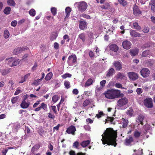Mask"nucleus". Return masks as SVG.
Returning <instances> with one entry per match:
<instances>
[{"instance_id":"obj_32","label":"nucleus","mask_w":155,"mask_h":155,"mask_svg":"<svg viewBox=\"0 0 155 155\" xmlns=\"http://www.w3.org/2000/svg\"><path fill=\"white\" fill-rule=\"evenodd\" d=\"M92 83L93 80L91 78H90L86 81L84 86L85 87L89 86L92 84Z\"/></svg>"},{"instance_id":"obj_43","label":"nucleus","mask_w":155,"mask_h":155,"mask_svg":"<svg viewBox=\"0 0 155 155\" xmlns=\"http://www.w3.org/2000/svg\"><path fill=\"white\" fill-rule=\"evenodd\" d=\"M59 98L58 95H54L52 98V101L54 103H56L59 99Z\"/></svg>"},{"instance_id":"obj_62","label":"nucleus","mask_w":155,"mask_h":155,"mask_svg":"<svg viewBox=\"0 0 155 155\" xmlns=\"http://www.w3.org/2000/svg\"><path fill=\"white\" fill-rule=\"evenodd\" d=\"M136 91L137 94H140L142 93V90L140 88H138L136 90Z\"/></svg>"},{"instance_id":"obj_16","label":"nucleus","mask_w":155,"mask_h":155,"mask_svg":"<svg viewBox=\"0 0 155 155\" xmlns=\"http://www.w3.org/2000/svg\"><path fill=\"white\" fill-rule=\"evenodd\" d=\"M144 118V117L142 114H140L137 117L136 121L138 123L142 125H143V121Z\"/></svg>"},{"instance_id":"obj_28","label":"nucleus","mask_w":155,"mask_h":155,"mask_svg":"<svg viewBox=\"0 0 155 155\" xmlns=\"http://www.w3.org/2000/svg\"><path fill=\"white\" fill-rule=\"evenodd\" d=\"M101 7L103 9L107 10L110 8V6L108 3L107 2L105 3L104 5H101Z\"/></svg>"},{"instance_id":"obj_30","label":"nucleus","mask_w":155,"mask_h":155,"mask_svg":"<svg viewBox=\"0 0 155 155\" xmlns=\"http://www.w3.org/2000/svg\"><path fill=\"white\" fill-rule=\"evenodd\" d=\"M40 147V145L38 144L35 145L32 148L31 151L32 153L37 151Z\"/></svg>"},{"instance_id":"obj_64","label":"nucleus","mask_w":155,"mask_h":155,"mask_svg":"<svg viewBox=\"0 0 155 155\" xmlns=\"http://www.w3.org/2000/svg\"><path fill=\"white\" fill-rule=\"evenodd\" d=\"M52 110H53L54 113L55 114H57L56 108L55 106H51Z\"/></svg>"},{"instance_id":"obj_51","label":"nucleus","mask_w":155,"mask_h":155,"mask_svg":"<svg viewBox=\"0 0 155 155\" xmlns=\"http://www.w3.org/2000/svg\"><path fill=\"white\" fill-rule=\"evenodd\" d=\"M90 103V101L89 99L85 100L83 103V106L84 107L86 106L89 105Z\"/></svg>"},{"instance_id":"obj_40","label":"nucleus","mask_w":155,"mask_h":155,"mask_svg":"<svg viewBox=\"0 0 155 155\" xmlns=\"http://www.w3.org/2000/svg\"><path fill=\"white\" fill-rule=\"evenodd\" d=\"M64 84L65 88L67 89H68L70 87V83L68 81H65L64 82Z\"/></svg>"},{"instance_id":"obj_17","label":"nucleus","mask_w":155,"mask_h":155,"mask_svg":"<svg viewBox=\"0 0 155 155\" xmlns=\"http://www.w3.org/2000/svg\"><path fill=\"white\" fill-rule=\"evenodd\" d=\"M79 26L81 29L84 30L86 28L87 23L85 21L80 20L79 21Z\"/></svg>"},{"instance_id":"obj_63","label":"nucleus","mask_w":155,"mask_h":155,"mask_svg":"<svg viewBox=\"0 0 155 155\" xmlns=\"http://www.w3.org/2000/svg\"><path fill=\"white\" fill-rule=\"evenodd\" d=\"M17 22L16 21H14L12 22L11 25L12 26L15 27L17 25Z\"/></svg>"},{"instance_id":"obj_18","label":"nucleus","mask_w":155,"mask_h":155,"mask_svg":"<svg viewBox=\"0 0 155 155\" xmlns=\"http://www.w3.org/2000/svg\"><path fill=\"white\" fill-rule=\"evenodd\" d=\"M133 13L135 15H137L141 13V12L136 5H135L133 7Z\"/></svg>"},{"instance_id":"obj_56","label":"nucleus","mask_w":155,"mask_h":155,"mask_svg":"<svg viewBox=\"0 0 155 155\" xmlns=\"http://www.w3.org/2000/svg\"><path fill=\"white\" fill-rule=\"evenodd\" d=\"M115 86L118 88H121L122 89H124L125 88L124 87H122V85L119 83H117L115 84Z\"/></svg>"},{"instance_id":"obj_45","label":"nucleus","mask_w":155,"mask_h":155,"mask_svg":"<svg viewBox=\"0 0 155 155\" xmlns=\"http://www.w3.org/2000/svg\"><path fill=\"white\" fill-rule=\"evenodd\" d=\"M51 11L53 15L55 16L57 14V9L55 7H52L51 8Z\"/></svg>"},{"instance_id":"obj_60","label":"nucleus","mask_w":155,"mask_h":155,"mask_svg":"<svg viewBox=\"0 0 155 155\" xmlns=\"http://www.w3.org/2000/svg\"><path fill=\"white\" fill-rule=\"evenodd\" d=\"M18 98L17 97L13 98L12 100V102L13 104L15 103L17 101Z\"/></svg>"},{"instance_id":"obj_33","label":"nucleus","mask_w":155,"mask_h":155,"mask_svg":"<svg viewBox=\"0 0 155 155\" xmlns=\"http://www.w3.org/2000/svg\"><path fill=\"white\" fill-rule=\"evenodd\" d=\"M7 3L10 6L14 7L15 5V3L13 0H8Z\"/></svg>"},{"instance_id":"obj_11","label":"nucleus","mask_w":155,"mask_h":155,"mask_svg":"<svg viewBox=\"0 0 155 155\" xmlns=\"http://www.w3.org/2000/svg\"><path fill=\"white\" fill-rule=\"evenodd\" d=\"M122 45L124 48L126 49H129L131 48V44L130 41L125 40L123 42Z\"/></svg>"},{"instance_id":"obj_21","label":"nucleus","mask_w":155,"mask_h":155,"mask_svg":"<svg viewBox=\"0 0 155 155\" xmlns=\"http://www.w3.org/2000/svg\"><path fill=\"white\" fill-rule=\"evenodd\" d=\"M66 16L64 18V20H66V19L68 18L70 15V12L71 11V8L69 7H67L65 9Z\"/></svg>"},{"instance_id":"obj_38","label":"nucleus","mask_w":155,"mask_h":155,"mask_svg":"<svg viewBox=\"0 0 155 155\" xmlns=\"http://www.w3.org/2000/svg\"><path fill=\"white\" fill-rule=\"evenodd\" d=\"M57 36V34L55 32H54L51 35L50 39L51 40H54L56 39Z\"/></svg>"},{"instance_id":"obj_36","label":"nucleus","mask_w":155,"mask_h":155,"mask_svg":"<svg viewBox=\"0 0 155 155\" xmlns=\"http://www.w3.org/2000/svg\"><path fill=\"white\" fill-rule=\"evenodd\" d=\"M11 10V8L10 7H6L4 10V13L7 15L9 14Z\"/></svg>"},{"instance_id":"obj_49","label":"nucleus","mask_w":155,"mask_h":155,"mask_svg":"<svg viewBox=\"0 0 155 155\" xmlns=\"http://www.w3.org/2000/svg\"><path fill=\"white\" fill-rule=\"evenodd\" d=\"M30 15L32 16H34L35 15V11L34 9H31L29 11Z\"/></svg>"},{"instance_id":"obj_25","label":"nucleus","mask_w":155,"mask_h":155,"mask_svg":"<svg viewBox=\"0 0 155 155\" xmlns=\"http://www.w3.org/2000/svg\"><path fill=\"white\" fill-rule=\"evenodd\" d=\"M121 124L124 128H126L128 125V120L127 119L122 118Z\"/></svg>"},{"instance_id":"obj_6","label":"nucleus","mask_w":155,"mask_h":155,"mask_svg":"<svg viewBox=\"0 0 155 155\" xmlns=\"http://www.w3.org/2000/svg\"><path fill=\"white\" fill-rule=\"evenodd\" d=\"M153 100L151 98H147L144 100V104L147 108H151L153 107Z\"/></svg>"},{"instance_id":"obj_44","label":"nucleus","mask_w":155,"mask_h":155,"mask_svg":"<svg viewBox=\"0 0 155 155\" xmlns=\"http://www.w3.org/2000/svg\"><path fill=\"white\" fill-rule=\"evenodd\" d=\"M150 53V51L148 50H147L144 51L142 54V56L146 57L147 56L149 55Z\"/></svg>"},{"instance_id":"obj_2","label":"nucleus","mask_w":155,"mask_h":155,"mask_svg":"<svg viewBox=\"0 0 155 155\" xmlns=\"http://www.w3.org/2000/svg\"><path fill=\"white\" fill-rule=\"evenodd\" d=\"M140 73L142 77L146 78L149 76L150 71L147 68H143L140 70Z\"/></svg>"},{"instance_id":"obj_29","label":"nucleus","mask_w":155,"mask_h":155,"mask_svg":"<svg viewBox=\"0 0 155 155\" xmlns=\"http://www.w3.org/2000/svg\"><path fill=\"white\" fill-rule=\"evenodd\" d=\"M14 59V58L12 57L7 58L6 59V62L8 64L9 66L12 67L11 65L12 64Z\"/></svg>"},{"instance_id":"obj_34","label":"nucleus","mask_w":155,"mask_h":155,"mask_svg":"<svg viewBox=\"0 0 155 155\" xmlns=\"http://www.w3.org/2000/svg\"><path fill=\"white\" fill-rule=\"evenodd\" d=\"M118 2L122 6L124 7L127 4V2L124 0H118Z\"/></svg>"},{"instance_id":"obj_53","label":"nucleus","mask_w":155,"mask_h":155,"mask_svg":"<svg viewBox=\"0 0 155 155\" xmlns=\"http://www.w3.org/2000/svg\"><path fill=\"white\" fill-rule=\"evenodd\" d=\"M79 146V143L77 141H76L73 143V146L74 147H75L77 149H78Z\"/></svg>"},{"instance_id":"obj_14","label":"nucleus","mask_w":155,"mask_h":155,"mask_svg":"<svg viewBox=\"0 0 155 155\" xmlns=\"http://www.w3.org/2000/svg\"><path fill=\"white\" fill-rule=\"evenodd\" d=\"M130 33V35L132 37H140L141 36V34L136 31L135 30L131 29Z\"/></svg>"},{"instance_id":"obj_50","label":"nucleus","mask_w":155,"mask_h":155,"mask_svg":"<svg viewBox=\"0 0 155 155\" xmlns=\"http://www.w3.org/2000/svg\"><path fill=\"white\" fill-rule=\"evenodd\" d=\"M140 135V133L137 131L136 130L134 133V135L135 137L138 138L139 137Z\"/></svg>"},{"instance_id":"obj_12","label":"nucleus","mask_w":155,"mask_h":155,"mask_svg":"<svg viewBox=\"0 0 155 155\" xmlns=\"http://www.w3.org/2000/svg\"><path fill=\"white\" fill-rule=\"evenodd\" d=\"M128 76L130 79L133 81L137 79L138 78V74L133 72H129L128 74Z\"/></svg>"},{"instance_id":"obj_47","label":"nucleus","mask_w":155,"mask_h":155,"mask_svg":"<svg viewBox=\"0 0 155 155\" xmlns=\"http://www.w3.org/2000/svg\"><path fill=\"white\" fill-rule=\"evenodd\" d=\"M150 125L148 124H145L143 127L144 129L146 132H147V130H150Z\"/></svg>"},{"instance_id":"obj_46","label":"nucleus","mask_w":155,"mask_h":155,"mask_svg":"<svg viewBox=\"0 0 155 155\" xmlns=\"http://www.w3.org/2000/svg\"><path fill=\"white\" fill-rule=\"evenodd\" d=\"M114 118L111 117H107V119L105 120L106 122H108L110 121L111 123H113Z\"/></svg>"},{"instance_id":"obj_31","label":"nucleus","mask_w":155,"mask_h":155,"mask_svg":"<svg viewBox=\"0 0 155 155\" xmlns=\"http://www.w3.org/2000/svg\"><path fill=\"white\" fill-rule=\"evenodd\" d=\"M90 141L89 140L82 142L81 143V145L83 147H84L87 146L90 143Z\"/></svg>"},{"instance_id":"obj_59","label":"nucleus","mask_w":155,"mask_h":155,"mask_svg":"<svg viewBox=\"0 0 155 155\" xmlns=\"http://www.w3.org/2000/svg\"><path fill=\"white\" fill-rule=\"evenodd\" d=\"M106 81L105 80H103L100 82V85L103 87L105 86V84H106Z\"/></svg>"},{"instance_id":"obj_52","label":"nucleus","mask_w":155,"mask_h":155,"mask_svg":"<svg viewBox=\"0 0 155 155\" xmlns=\"http://www.w3.org/2000/svg\"><path fill=\"white\" fill-rule=\"evenodd\" d=\"M98 114L96 115V116L97 118H100L102 115H104V113L102 111H98Z\"/></svg>"},{"instance_id":"obj_41","label":"nucleus","mask_w":155,"mask_h":155,"mask_svg":"<svg viewBox=\"0 0 155 155\" xmlns=\"http://www.w3.org/2000/svg\"><path fill=\"white\" fill-rule=\"evenodd\" d=\"M9 32L8 30H5L4 32V35L5 38H7L9 36Z\"/></svg>"},{"instance_id":"obj_1","label":"nucleus","mask_w":155,"mask_h":155,"mask_svg":"<svg viewBox=\"0 0 155 155\" xmlns=\"http://www.w3.org/2000/svg\"><path fill=\"white\" fill-rule=\"evenodd\" d=\"M117 135L116 131L114 130L113 128H107L101 135L102 138L101 140L102 143L104 144H107L109 145H113L114 147H116L117 144L116 141Z\"/></svg>"},{"instance_id":"obj_35","label":"nucleus","mask_w":155,"mask_h":155,"mask_svg":"<svg viewBox=\"0 0 155 155\" xmlns=\"http://www.w3.org/2000/svg\"><path fill=\"white\" fill-rule=\"evenodd\" d=\"M53 74L52 72L48 73L46 76L45 77V80L48 81L50 80L52 77Z\"/></svg>"},{"instance_id":"obj_48","label":"nucleus","mask_w":155,"mask_h":155,"mask_svg":"<svg viewBox=\"0 0 155 155\" xmlns=\"http://www.w3.org/2000/svg\"><path fill=\"white\" fill-rule=\"evenodd\" d=\"M19 60H15L14 58L13 61L12 63V64L11 65L12 67L13 66H16L19 64Z\"/></svg>"},{"instance_id":"obj_19","label":"nucleus","mask_w":155,"mask_h":155,"mask_svg":"<svg viewBox=\"0 0 155 155\" xmlns=\"http://www.w3.org/2000/svg\"><path fill=\"white\" fill-rule=\"evenodd\" d=\"M114 72V69L113 68H111L107 71L106 74V76L107 77L112 76Z\"/></svg>"},{"instance_id":"obj_10","label":"nucleus","mask_w":155,"mask_h":155,"mask_svg":"<svg viewBox=\"0 0 155 155\" xmlns=\"http://www.w3.org/2000/svg\"><path fill=\"white\" fill-rule=\"evenodd\" d=\"M113 92L114 99L119 97H123L124 96V94L121 93V91L119 90L113 89Z\"/></svg>"},{"instance_id":"obj_7","label":"nucleus","mask_w":155,"mask_h":155,"mask_svg":"<svg viewBox=\"0 0 155 155\" xmlns=\"http://www.w3.org/2000/svg\"><path fill=\"white\" fill-rule=\"evenodd\" d=\"M105 97L108 99H114L113 89L105 91L104 94Z\"/></svg>"},{"instance_id":"obj_39","label":"nucleus","mask_w":155,"mask_h":155,"mask_svg":"<svg viewBox=\"0 0 155 155\" xmlns=\"http://www.w3.org/2000/svg\"><path fill=\"white\" fill-rule=\"evenodd\" d=\"M146 65L148 67H150L153 65V61L151 60H147L146 62Z\"/></svg>"},{"instance_id":"obj_22","label":"nucleus","mask_w":155,"mask_h":155,"mask_svg":"<svg viewBox=\"0 0 155 155\" xmlns=\"http://www.w3.org/2000/svg\"><path fill=\"white\" fill-rule=\"evenodd\" d=\"M10 71V69L7 68L5 69H1L0 72L3 76L9 73Z\"/></svg>"},{"instance_id":"obj_54","label":"nucleus","mask_w":155,"mask_h":155,"mask_svg":"<svg viewBox=\"0 0 155 155\" xmlns=\"http://www.w3.org/2000/svg\"><path fill=\"white\" fill-rule=\"evenodd\" d=\"M41 108H43L44 110H46L47 109V106L46 104L44 103H42L40 106Z\"/></svg>"},{"instance_id":"obj_23","label":"nucleus","mask_w":155,"mask_h":155,"mask_svg":"<svg viewBox=\"0 0 155 155\" xmlns=\"http://www.w3.org/2000/svg\"><path fill=\"white\" fill-rule=\"evenodd\" d=\"M109 47L110 50L115 52H117L118 49V46L114 44L111 45Z\"/></svg>"},{"instance_id":"obj_13","label":"nucleus","mask_w":155,"mask_h":155,"mask_svg":"<svg viewBox=\"0 0 155 155\" xmlns=\"http://www.w3.org/2000/svg\"><path fill=\"white\" fill-rule=\"evenodd\" d=\"M76 131L75 127L73 126H71L68 128L66 132L68 134H71L73 135H74V133Z\"/></svg>"},{"instance_id":"obj_15","label":"nucleus","mask_w":155,"mask_h":155,"mask_svg":"<svg viewBox=\"0 0 155 155\" xmlns=\"http://www.w3.org/2000/svg\"><path fill=\"white\" fill-rule=\"evenodd\" d=\"M30 105V102L28 101L26 102L25 100L23 101L20 104L21 107L23 109L28 108Z\"/></svg>"},{"instance_id":"obj_57","label":"nucleus","mask_w":155,"mask_h":155,"mask_svg":"<svg viewBox=\"0 0 155 155\" xmlns=\"http://www.w3.org/2000/svg\"><path fill=\"white\" fill-rule=\"evenodd\" d=\"M82 16L84 18H86L88 19H91V17L89 15L85 14H83L82 15Z\"/></svg>"},{"instance_id":"obj_5","label":"nucleus","mask_w":155,"mask_h":155,"mask_svg":"<svg viewBox=\"0 0 155 155\" xmlns=\"http://www.w3.org/2000/svg\"><path fill=\"white\" fill-rule=\"evenodd\" d=\"M128 102V99L125 97L119 99L117 102V105L118 106L121 107L126 105Z\"/></svg>"},{"instance_id":"obj_58","label":"nucleus","mask_w":155,"mask_h":155,"mask_svg":"<svg viewBox=\"0 0 155 155\" xmlns=\"http://www.w3.org/2000/svg\"><path fill=\"white\" fill-rule=\"evenodd\" d=\"M48 117L49 118L52 119H54L55 117V116L51 113H49L48 114Z\"/></svg>"},{"instance_id":"obj_20","label":"nucleus","mask_w":155,"mask_h":155,"mask_svg":"<svg viewBox=\"0 0 155 155\" xmlns=\"http://www.w3.org/2000/svg\"><path fill=\"white\" fill-rule=\"evenodd\" d=\"M133 141V137H132L129 136L125 139V144L127 146H129Z\"/></svg>"},{"instance_id":"obj_55","label":"nucleus","mask_w":155,"mask_h":155,"mask_svg":"<svg viewBox=\"0 0 155 155\" xmlns=\"http://www.w3.org/2000/svg\"><path fill=\"white\" fill-rule=\"evenodd\" d=\"M142 31L144 33H147L149 31V28L148 27H145L143 29Z\"/></svg>"},{"instance_id":"obj_37","label":"nucleus","mask_w":155,"mask_h":155,"mask_svg":"<svg viewBox=\"0 0 155 155\" xmlns=\"http://www.w3.org/2000/svg\"><path fill=\"white\" fill-rule=\"evenodd\" d=\"M79 38L82 40L83 42H84L85 41V35L84 33H81L78 36Z\"/></svg>"},{"instance_id":"obj_9","label":"nucleus","mask_w":155,"mask_h":155,"mask_svg":"<svg viewBox=\"0 0 155 155\" xmlns=\"http://www.w3.org/2000/svg\"><path fill=\"white\" fill-rule=\"evenodd\" d=\"M113 65L117 71H120L122 68V64L121 62L119 61H114L113 63Z\"/></svg>"},{"instance_id":"obj_24","label":"nucleus","mask_w":155,"mask_h":155,"mask_svg":"<svg viewBox=\"0 0 155 155\" xmlns=\"http://www.w3.org/2000/svg\"><path fill=\"white\" fill-rule=\"evenodd\" d=\"M131 27L138 30H140L141 29L140 26L139 25L138 23L136 22H135L133 23Z\"/></svg>"},{"instance_id":"obj_61","label":"nucleus","mask_w":155,"mask_h":155,"mask_svg":"<svg viewBox=\"0 0 155 155\" xmlns=\"http://www.w3.org/2000/svg\"><path fill=\"white\" fill-rule=\"evenodd\" d=\"M72 92L74 94L77 95L78 93V90L77 89H74L73 90Z\"/></svg>"},{"instance_id":"obj_42","label":"nucleus","mask_w":155,"mask_h":155,"mask_svg":"<svg viewBox=\"0 0 155 155\" xmlns=\"http://www.w3.org/2000/svg\"><path fill=\"white\" fill-rule=\"evenodd\" d=\"M71 74L69 73H66L61 76L62 77L63 79H65L68 77L70 78L71 76Z\"/></svg>"},{"instance_id":"obj_4","label":"nucleus","mask_w":155,"mask_h":155,"mask_svg":"<svg viewBox=\"0 0 155 155\" xmlns=\"http://www.w3.org/2000/svg\"><path fill=\"white\" fill-rule=\"evenodd\" d=\"M78 8L79 11L83 12L85 11L87 7V5L84 2H82L78 3Z\"/></svg>"},{"instance_id":"obj_8","label":"nucleus","mask_w":155,"mask_h":155,"mask_svg":"<svg viewBox=\"0 0 155 155\" xmlns=\"http://www.w3.org/2000/svg\"><path fill=\"white\" fill-rule=\"evenodd\" d=\"M77 58L76 55L72 54L68 57L67 62L69 64L71 63H75L76 62Z\"/></svg>"},{"instance_id":"obj_26","label":"nucleus","mask_w":155,"mask_h":155,"mask_svg":"<svg viewBox=\"0 0 155 155\" xmlns=\"http://www.w3.org/2000/svg\"><path fill=\"white\" fill-rule=\"evenodd\" d=\"M138 53V50L137 49H133L130 50V53L132 56H135L137 55Z\"/></svg>"},{"instance_id":"obj_3","label":"nucleus","mask_w":155,"mask_h":155,"mask_svg":"<svg viewBox=\"0 0 155 155\" xmlns=\"http://www.w3.org/2000/svg\"><path fill=\"white\" fill-rule=\"evenodd\" d=\"M28 48L26 46L19 47L14 49L13 51V53L14 55H17L21 53L22 51L27 50Z\"/></svg>"},{"instance_id":"obj_27","label":"nucleus","mask_w":155,"mask_h":155,"mask_svg":"<svg viewBox=\"0 0 155 155\" xmlns=\"http://www.w3.org/2000/svg\"><path fill=\"white\" fill-rule=\"evenodd\" d=\"M116 77V78L117 79H120L122 80L124 78L125 75L123 73L119 72L117 74Z\"/></svg>"}]
</instances>
